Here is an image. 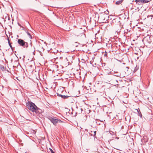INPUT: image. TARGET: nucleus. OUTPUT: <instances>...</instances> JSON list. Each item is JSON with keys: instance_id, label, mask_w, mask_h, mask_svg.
I'll return each instance as SVG.
<instances>
[{"instance_id": "nucleus-31", "label": "nucleus", "mask_w": 153, "mask_h": 153, "mask_svg": "<svg viewBox=\"0 0 153 153\" xmlns=\"http://www.w3.org/2000/svg\"><path fill=\"white\" fill-rule=\"evenodd\" d=\"M126 68H127L128 69V67H126Z\"/></svg>"}, {"instance_id": "nucleus-26", "label": "nucleus", "mask_w": 153, "mask_h": 153, "mask_svg": "<svg viewBox=\"0 0 153 153\" xmlns=\"http://www.w3.org/2000/svg\"><path fill=\"white\" fill-rule=\"evenodd\" d=\"M50 150L51 153L53 151V150L51 149H50Z\"/></svg>"}, {"instance_id": "nucleus-6", "label": "nucleus", "mask_w": 153, "mask_h": 153, "mask_svg": "<svg viewBox=\"0 0 153 153\" xmlns=\"http://www.w3.org/2000/svg\"><path fill=\"white\" fill-rule=\"evenodd\" d=\"M134 75L137 76H141V71L140 70H137L134 72Z\"/></svg>"}, {"instance_id": "nucleus-9", "label": "nucleus", "mask_w": 153, "mask_h": 153, "mask_svg": "<svg viewBox=\"0 0 153 153\" xmlns=\"http://www.w3.org/2000/svg\"><path fill=\"white\" fill-rule=\"evenodd\" d=\"M56 94L58 96L61 97L64 99H67L69 97L68 96L62 95L61 94H59L58 93H56Z\"/></svg>"}, {"instance_id": "nucleus-22", "label": "nucleus", "mask_w": 153, "mask_h": 153, "mask_svg": "<svg viewBox=\"0 0 153 153\" xmlns=\"http://www.w3.org/2000/svg\"><path fill=\"white\" fill-rule=\"evenodd\" d=\"M88 136V135L87 134H85L84 135H83L82 137H87Z\"/></svg>"}, {"instance_id": "nucleus-8", "label": "nucleus", "mask_w": 153, "mask_h": 153, "mask_svg": "<svg viewBox=\"0 0 153 153\" xmlns=\"http://www.w3.org/2000/svg\"><path fill=\"white\" fill-rule=\"evenodd\" d=\"M34 65L33 62L32 61H29L28 63H27L26 64V66L27 67H30L32 68Z\"/></svg>"}, {"instance_id": "nucleus-30", "label": "nucleus", "mask_w": 153, "mask_h": 153, "mask_svg": "<svg viewBox=\"0 0 153 153\" xmlns=\"http://www.w3.org/2000/svg\"><path fill=\"white\" fill-rule=\"evenodd\" d=\"M89 84H90V85H91V82H90V83H89Z\"/></svg>"}, {"instance_id": "nucleus-10", "label": "nucleus", "mask_w": 153, "mask_h": 153, "mask_svg": "<svg viewBox=\"0 0 153 153\" xmlns=\"http://www.w3.org/2000/svg\"><path fill=\"white\" fill-rule=\"evenodd\" d=\"M33 76H40V75L39 74V72L36 71H33Z\"/></svg>"}, {"instance_id": "nucleus-11", "label": "nucleus", "mask_w": 153, "mask_h": 153, "mask_svg": "<svg viewBox=\"0 0 153 153\" xmlns=\"http://www.w3.org/2000/svg\"><path fill=\"white\" fill-rule=\"evenodd\" d=\"M69 62H68V60L66 59L63 62V64L64 66L67 67L69 65Z\"/></svg>"}, {"instance_id": "nucleus-16", "label": "nucleus", "mask_w": 153, "mask_h": 153, "mask_svg": "<svg viewBox=\"0 0 153 153\" xmlns=\"http://www.w3.org/2000/svg\"><path fill=\"white\" fill-rule=\"evenodd\" d=\"M5 73L7 74V75L11 76L12 75V74L10 72H9L8 71H6Z\"/></svg>"}, {"instance_id": "nucleus-7", "label": "nucleus", "mask_w": 153, "mask_h": 153, "mask_svg": "<svg viewBox=\"0 0 153 153\" xmlns=\"http://www.w3.org/2000/svg\"><path fill=\"white\" fill-rule=\"evenodd\" d=\"M119 21L118 19H113L112 22V24L114 25H117L119 23Z\"/></svg>"}, {"instance_id": "nucleus-32", "label": "nucleus", "mask_w": 153, "mask_h": 153, "mask_svg": "<svg viewBox=\"0 0 153 153\" xmlns=\"http://www.w3.org/2000/svg\"><path fill=\"white\" fill-rule=\"evenodd\" d=\"M152 37H153V35L152 36Z\"/></svg>"}, {"instance_id": "nucleus-28", "label": "nucleus", "mask_w": 153, "mask_h": 153, "mask_svg": "<svg viewBox=\"0 0 153 153\" xmlns=\"http://www.w3.org/2000/svg\"><path fill=\"white\" fill-rule=\"evenodd\" d=\"M18 25H19V26H21V25L19 23H18Z\"/></svg>"}, {"instance_id": "nucleus-14", "label": "nucleus", "mask_w": 153, "mask_h": 153, "mask_svg": "<svg viewBox=\"0 0 153 153\" xmlns=\"http://www.w3.org/2000/svg\"><path fill=\"white\" fill-rule=\"evenodd\" d=\"M91 134L90 133H89V134H91V135L93 136H94L96 135V131H94L93 132L92 131H91Z\"/></svg>"}, {"instance_id": "nucleus-1", "label": "nucleus", "mask_w": 153, "mask_h": 153, "mask_svg": "<svg viewBox=\"0 0 153 153\" xmlns=\"http://www.w3.org/2000/svg\"><path fill=\"white\" fill-rule=\"evenodd\" d=\"M26 105L28 108L33 112L38 113H40L41 111V110L38 108L34 103L28 101Z\"/></svg>"}, {"instance_id": "nucleus-13", "label": "nucleus", "mask_w": 153, "mask_h": 153, "mask_svg": "<svg viewBox=\"0 0 153 153\" xmlns=\"http://www.w3.org/2000/svg\"><path fill=\"white\" fill-rule=\"evenodd\" d=\"M137 111L140 117L141 118H142V115L139 109V108L138 109H137Z\"/></svg>"}, {"instance_id": "nucleus-2", "label": "nucleus", "mask_w": 153, "mask_h": 153, "mask_svg": "<svg viewBox=\"0 0 153 153\" xmlns=\"http://www.w3.org/2000/svg\"><path fill=\"white\" fill-rule=\"evenodd\" d=\"M108 17L107 14L102 13L99 16V19L102 23L106 22Z\"/></svg>"}, {"instance_id": "nucleus-24", "label": "nucleus", "mask_w": 153, "mask_h": 153, "mask_svg": "<svg viewBox=\"0 0 153 153\" xmlns=\"http://www.w3.org/2000/svg\"><path fill=\"white\" fill-rule=\"evenodd\" d=\"M14 77L15 78V79H14L15 80H16V79H17V80H19V79H18V77Z\"/></svg>"}, {"instance_id": "nucleus-17", "label": "nucleus", "mask_w": 153, "mask_h": 153, "mask_svg": "<svg viewBox=\"0 0 153 153\" xmlns=\"http://www.w3.org/2000/svg\"><path fill=\"white\" fill-rule=\"evenodd\" d=\"M27 33L28 36H29V38L30 39H31L32 38V37L30 33L29 32H27Z\"/></svg>"}, {"instance_id": "nucleus-20", "label": "nucleus", "mask_w": 153, "mask_h": 153, "mask_svg": "<svg viewBox=\"0 0 153 153\" xmlns=\"http://www.w3.org/2000/svg\"><path fill=\"white\" fill-rule=\"evenodd\" d=\"M142 4L148 3L149 1L147 0H142Z\"/></svg>"}, {"instance_id": "nucleus-29", "label": "nucleus", "mask_w": 153, "mask_h": 153, "mask_svg": "<svg viewBox=\"0 0 153 153\" xmlns=\"http://www.w3.org/2000/svg\"><path fill=\"white\" fill-rule=\"evenodd\" d=\"M51 153H55L53 151Z\"/></svg>"}, {"instance_id": "nucleus-21", "label": "nucleus", "mask_w": 153, "mask_h": 153, "mask_svg": "<svg viewBox=\"0 0 153 153\" xmlns=\"http://www.w3.org/2000/svg\"><path fill=\"white\" fill-rule=\"evenodd\" d=\"M0 68L2 70H4V67L2 66H1Z\"/></svg>"}, {"instance_id": "nucleus-12", "label": "nucleus", "mask_w": 153, "mask_h": 153, "mask_svg": "<svg viewBox=\"0 0 153 153\" xmlns=\"http://www.w3.org/2000/svg\"><path fill=\"white\" fill-rule=\"evenodd\" d=\"M42 73H43L42 75L43 76H49V73L46 71L43 72Z\"/></svg>"}, {"instance_id": "nucleus-15", "label": "nucleus", "mask_w": 153, "mask_h": 153, "mask_svg": "<svg viewBox=\"0 0 153 153\" xmlns=\"http://www.w3.org/2000/svg\"><path fill=\"white\" fill-rule=\"evenodd\" d=\"M123 1V0H121L117 1L116 2V4L117 5H119V4H121L122 3Z\"/></svg>"}, {"instance_id": "nucleus-19", "label": "nucleus", "mask_w": 153, "mask_h": 153, "mask_svg": "<svg viewBox=\"0 0 153 153\" xmlns=\"http://www.w3.org/2000/svg\"><path fill=\"white\" fill-rule=\"evenodd\" d=\"M8 44H9V46L12 49V46L11 45V43L10 42V41L9 40V39H8Z\"/></svg>"}, {"instance_id": "nucleus-18", "label": "nucleus", "mask_w": 153, "mask_h": 153, "mask_svg": "<svg viewBox=\"0 0 153 153\" xmlns=\"http://www.w3.org/2000/svg\"><path fill=\"white\" fill-rule=\"evenodd\" d=\"M142 0H136L135 2L137 3H140L142 4Z\"/></svg>"}, {"instance_id": "nucleus-23", "label": "nucleus", "mask_w": 153, "mask_h": 153, "mask_svg": "<svg viewBox=\"0 0 153 153\" xmlns=\"http://www.w3.org/2000/svg\"><path fill=\"white\" fill-rule=\"evenodd\" d=\"M114 76H117V77H118V76H120L119 75V74H117V75H113Z\"/></svg>"}, {"instance_id": "nucleus-3", "label": "nucleus", "mask_w": 153, "mask_h": 153, "mask_svg": "<svg viewBox=\"0 0 153 153\" xmlns=\"http://www.w3.org/2000/svg\"><path fill=\"white\" fill-rule=\"evenodd\" d=\"M151 37V36H150L149 35H148L143 38L142 41L144 45H147L151 43L152 42Z\"/></svg>"}, {"instance_id": "nucleus-5", "label": "nucleus", "mask_w": 153, "mask_h": 153, "mask_svg": "<svg viewBox=\"0 0 153 153\" xmlns=\"http://www.w3.org/2000/svg\"><path fill=\"white\" fill-rule=\"evenodd\" d=\"M18 42L19 45L24 47L27 48L28 46V44L25 42L23 40L21 39H19L18 40Z\"/></svg>"}, {"instance_id": "nucleus-25", "label": "nucleus", "mask_w": 153, "mask_h": 153, "mask_svg": "<svg viewBox=\"0 0 153 153\" xmlns=\"http://www.w3.org/2000/svg\"><path fill=\"white\" fill-rule=\"evenodd\" d=\"M40 77H36V79L37 80H39V79H40Z\"/></svg>"}, {"instance_id": "nucleus-4", "label": "nucleus", "mask_w": 153, "mask_h": 153, "mask_svg": "<svg viewBox=\"0 0 153 153\" xmlns=\"http://www.w3.org/2000/svg\"><path fill=\"white\" fill-rule=\"evenodd\" d=\"M49 119L53 125H56L58 123H62L63 122L61 120L57 119L56 117H50Z\"/></svg>"}, {"instance_id": "nucleus-27", "label": "nucleus", "mask_w": 153, "mask_h": 153, "mask_svg": "<svg viewBox=\"0 0 153 153\" xmlns=\"http://www.w3.org/2000/svg\"><path fill=\"white\" fill-rule=\"evenodd\" d=\"M61 79H62L61 78H58L57 79L58 80H60Z\"/></svg>"}]
</instances>
